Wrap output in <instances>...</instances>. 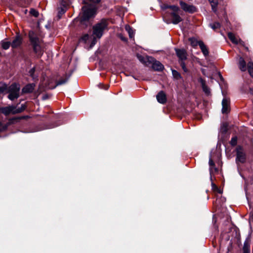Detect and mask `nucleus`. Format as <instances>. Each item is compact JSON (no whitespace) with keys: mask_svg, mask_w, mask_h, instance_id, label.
I'll list each match as a JSON object with an SVG mask.
<instances>
[{"mask_svg":"<svg viewBox=\"0 0 253 253\" xmlns=\"http://www.w3.org/2000/svg\"><path fill=\"white\" fill-rule=\"evenodd\" d=\"M83 2L85 5L82 7V15L75 19L72 23L74 27L79 26L81 30L86 27L89 24V19L95 16L100 7L101 0H84Z\"/></svg>","mask_w":253,"mask_h":253,"instance_id":"obj_1","label":"nucleus"},{"mask_svg":"<svg viewBox=\"0 0 253 253\" xmlns=\"http://www.w3.org/2000/svg\"><path fill=\"white\" fill-rule=\"evenodd\" d=\"M102 36V33H88L80 39V42L89 45L91 48L96 44L97 39H99Z\"/></svg>","mask_w":253,"mask_h":253,"instance_id":"obj_2","label":"nucleus"},{"mask_svg":"<svg viewBox=\"0 0 253 253\" xmlns=\"http://www.w3.org/2000/svg\"><path fill=\"white\" fill-rule=\"evenodd\" d=\"M29 38L34 52L36 54L38 58L41 57L43 53V50L41 46L39 39L35 35V33H29Z\"/></svg>","mask_w":253,"mask_h":253,"instance_id":"obj_3","label":"nucleus"},{"mask_svg":"<svg viewBox=\"0 0 253 253\" xmlns=\"http://www.w3.org/2000/svg\"><path fill=\"white\" fill-rule=\"evenodd\" d=\"M20 85L16 83H13L11 84L8 89L9 94L8 98L11 100H14L18 98L20 96Z\"/></svg>","mask_w":253,"mask_h":253,"instance_id":"obj_4","label":"nucleus"},{"mask_svg":"<svg viewBox=\"0 0 253 253\" xmlns=\"http://www.w3.org/2000/svg\"><path fill=\"white\" fill-rule=\"evenodd\" d=\"M111 21L109 19H102L93 26V32H103L108 30Z\"/></svg>","mask_w":253,"mask_h":253,"instance_id":"obj_5","label":"nucleus"},{"mask_svg":"<svg viewBox=\"0 0 253 253\" xmlns=\"http://www.w3.org/2000/svg\"><path fill=\"white\" fill-rule=\"evenodd\" d=\"M236 163L237 165L240 163L244 164L246 161V153L242 146L238 145L236 148Z\"/></svg>","mask_w":253,"mask_h":253,"instance_id":"obj_6","label":"nucleus"},{"mask_svg":"<svg viewBox=\"0 0 253 253\" xmlns=\"http://www.w3.org/2000/svg\"><path fill=\"white\" fill-rule=\"evenodd\" d=\"M148 63L151 64L152 69L157 71H162L164 69V65L159 61L151 56L147 57Z\"/></svg>","mask_w":253,"mask_h":253,"instance_id":"obj_7","label":"nucleus"},{"mask_svg":"<svg viewBox=\"0 0 253 253\" xmlns=\"http://www.w3.org/2000/svg\"><path fill=\"white\" fill-rule=\"evenodd\" d=\"M167 16V15L166 14L164 18L166 19ZM170 18L169 19H166L168 23H171L173 24H177L182 20V18L178 14L177 12L170 13Z\"/></svg>","mask_w":253,"mask_h":253,"instance_id":"obj_8","label":"nucleus"},{"mask_svg":"<svg viewBox=\"0 0 253 253\" xmlns=\"http://www.w3.org/2000/svg\"><path fill=\"white\" fill-rule=\"evenodd\" d=\"M181 8L186 12L193 13L197 11V8L192 4H188L182 1L179 2Z\"/></svg>","mask_w":253,"mask_h":253,"instance_id":"obj_9","label":"nucleus"},{"mask_svg":"<svg viewBox=\"0 0 253 253\" xmlns=\"http://www.w3.org/2000/svg\"><path fill=\"white\" fill-rule=\"evenodd\" d=\"M16 106L11 105L0 108V111L4 115L7 116L10 114H15Z\"/></svg>","mask_w":253,"mask_h":253,"instance_id":"obj_10","label":"nucleus"},{"mask_svg":"<svg viewBox=\"0 0 253 253\" xmlns=\"http://www.w3.org/2000/svg\"><path fill=\"white\" fill-rule=\"evenodd\" d=\"M228 37L233 43L243 45L244 42L235 34V33H228Z\"/></svg>","mask_w":253,"mask_h":253,"instance_id":"obj_11","label":"nucleus"},{"mask_svg":"<svg viewBox=\"0 0 253 253\" xmlns=\"http://www.w3.org/2000/svg\"><path fill=\"white\" fill-rule=\"evenodd\" d=\"M222 112L223 114H227L230 111V102L227 98H223L222 101Z\"/></svg>","mask_w":253,"mask_h":253,"instance_id":"obj_12","label":"nucleus"},{"mask_svg":"<svg viewBox=\"0 0 253 253\" xmlns=\"http://www.w3.org/2000/svg\"><path fill=\"white\" fill-rule=\"evenodd\" d=\"M22 38L19 35H17L11 43V47L13 48H16L18 47L22 44Z\"/></svg>","mask_w":253,"mask_h":253,"instance_id":"obj_13","label":"nucleus"},{"mask_svg":"<svg viewBox=\"0 0 253 253\" xmlns=\"http://www.w3.org/2000/svg\"><path fill=\"white\" fill-rule=\"evenodd\" d=\"M175 50L176 54L180 61L185 60L187 59V53L185 50L177 48Z\"/></svg>","mask_w":253,"mask_h":253,"instance_id":"obj_14","label":"nucleus"},{"mask_svg":"<svg viewBox=\"0 0 253 253\" xmlns=\"http://www.w3.org/2000/svg\"><path fill=\"white\" fill-rule=\"evenodd\" d=\"M156 98L158 102L161 104H165L167 102V96L163 91H160L156 95Z\"/></svg>","mask_w":253,"mask_h":253,"instance_id":"obj_15","label":"nucleus"},{"mask_svg":"<svg viewBox=\"0 0 253 253\" xmlns=\"http://www.w3.org/2000/svg\"><path fill=\"white\" fill-rule=\"evenodd\" d=\"M35 87V84H29L25 86L22 89L23 93H31L34 90Z\"/></svg>","mask_w":253,"mask_h":253,"instance_id":"obj_16","label":"nucleus"},{"mask_svg":"<svg viewBox=\"0 0 253 253\" xmlns=\"http://www.w3.org/2000/svg\"><path fill=\"white\" fill-rule=\"evenodd\" d=\"M199 46L204 55L205 57L208 56L209 54V49L207 47V46L205 44L203 41L200 42Z\"/></svg>","mask_w":253,"mask_h":253,"instance_id":"obj_17","label":"nucleus"},{"mask_svg":"<svg viewBox=\"0 0 253 253\" xmlns=\"http://www.w3.org/2000/svg\"><path fill=\"white\" fill-rule=\"evenodd\" d=\"M239 68L242 71H245L247 70L246 62L243 57H240L239 60Z\"/></svg>","mask_w":253,"mask_h":253,"instance_id":"obj_18","label":"nucleus"},{"mask_svg":"<svg viewBox=\"0 0 253 253\" xmlns=\"http://www.w3.org/2000/svg\"><path fill=\"white\" fill-rule=\"evenodd\" d=\"M243 251V253H250V241L248 239L244 242Z\"/></svg>","mask_w":253,"mask_h":253,"instance_id":"obj_19","label":"nucleus"},{"mask_svg":"<svg viewBox=\"0 0 253 253\" xmlns=\"http://www.w3.org/2000/svg\"><path fill=\"white\" fill-rule=\"evenodd\" d=\"M200 82L201 84L202 87L204 92L207 94H209L210 93V88L206 85L205 81L202 79H200Z\"/></svg>","mask_w":253,"mask_h":253,"instance_id":"obj_20","label":"nucleus"},{"mask_svg":"<svg viewBox=\"0 0 253 253\" xmlns=\"http://www.w3.org/2000/svg\"><path fill=\"white\" fill-rule=\"evenodd\" d=\"M189 41L190 42L191 46L195 47L198 45H199V43L201 41H198L195 38H190L189 39Z\"/></svg>","mask_w":253,"mask_h":253,"instance_id":"obj_21","label":"nucleus"},{"mask_svg":"<svg viewBox=\"0 0 253 253\" xmlns=\"http://www.w3.org/2000/svg\"><path fill=\"white\" fill-rule=\"evenodd\" d=\"M209 2L210 3L212 9L214 12H216L217 10V6L218 4V2L217 0H209Z\"/></svg>","mask_w":253,"mask_h":253,"instance_id":"obj_22","label":"nucleus"},{"mask_svg":"<svg viewBox=\"0 0 253 253\" xmlns=\"http://www.w3.org/2000/svg\"><path fill=\"white\" fill-rule=\"evenodd\" d=\"M1 47L3 49H8L10 46H11V43L9 41H2L1 42Z\"/></svg>","mask_w":253,"mask_h":253,"instance_id":"obj_23","label":"nucleus"},{"mask_svg":"<svg viewBox=\"0 0 253 253\" xmlns=\"http://www.w3.org/2000/svg\"><path fill=\"white\" fill-rule=\"evenodd\" d=\"M248 72L250 74V75H251V76H252L253 78V62L250 61L248 62Z\"/></svg>","mask_w":253,"mask_h":253,"instance_id":"obj_24","label":"nucleus"},{"mask_svg":"<svg viewBox=\"0 0 253 253\" xmlns=\"http://www.w3.org/2000/svg\"><path fill=\"white\" fill-rule=\"evenodd\" d=\"M68 79V78L66 77L61 79L56 82V85L54 87H53V88H54L56 86L62 85L65 84L67 82Z\"/></svg>","mask_w":253,"mask_h":253,"instance_id":"obj_25","label":"nucleus"},{"mask_svg":"<svg viewBox=\"0 0 253 253\" xmlns=\"http://www.w3.org/2000/svg\"><path fill=\"white\" fill-rule=\"evenodd\" d=\"M26 108V106L24 104H22L21 107L18 108H17V106H16V110L14 113H16V114L21 113L24 111Z\"/></svg>","mask_w":253,"mask_h":253,"instance_id":"obj_26","label":"nucleus"},{"mask_svg":"<svg viewBox=\"0 0 253 253\" xmlns=\"http://www.w3.org/2000/svg\"><path fill=\"white\" fill-rule=\"evenodd\" d=\"M210 26L213 30H216L220 28V24L218 22H214L213 23L211 24Z\"/></svg>","mask_w":253,"mask_h":253,"instance_id":"obj_27","label":"nucleus"},{"mask_svg":"<svg viewBox=\"0 0 253 253\" xmlns=\"http://www.w3.org/2000/svg\"><path fill=\"white\" fill-rule=\"evenodd\" d=\"M8 125V123L6 124H3L0 122V131H3L7 129Z\"/></svg>","mask_w":253,"mask_h":253,"instance_id":"obj_28","label":"nucleus"},{"mask_svg":"<svg viewBox=\"0 0 253 253\" xmlns=\"http://www.w3.org/2000/svg\"><path fill=\"white\" fill-rule=\"evenodd\" d=\"M172 73L173 77L176 79H179L181 78L180 74L177 71L172 70Z\"/></svg>","mask_w":253,"mask_h":253,"instance_id":"obj_29","label":"nucleus"},{"mask_svg":"<svg viewBox=\"0 0 253 253\" xmlns=\"http://www.w3.org/2000/svg\"><path fill=\"white\" fill-rule=\"evenodd\" d=\"M237 140L238 138L237 136L233 137L231 138V140L230 142L231 145L232 146H235V145H236L237 143Z\"/></svg>","mask_w":253,"mask_h":253,"instance_id":"obj_30","label":"nucleus"},{"mask_svg":"<svg viewBox=\"0 0 253 253\" xmlns=\"http://www.w3.org/2000/svg\"><path fill=\"white\" fill-rule=\"evenodd\" d=\"M137 58L139 59V60L142 62V63H148L147 57L144 58L142 56L140 55H137Z\"/></svg>","mask_w":253,"mask_h":253,"instance_id":"obj_31","label":"nucleus"},{"mask_svg":"<svg viewBox=\"0 0 253 253\" xmlns=\"http://www.w3.org/2000/svg\"><path fill=\"white\" fill-rule=\"evenodd\" d=\"M30 13L31 15H32L35 17H38L39 15V12L34 9H31L30 11Z\"/></svg>","mask_w":253,"mask_h":253,"instance_id":"obj_32","label":"nucleus"},{"mask_svg":"<svg viewBox=\"0 0 253 253\" xmlns=\"http://www.w3.org/2000/svg\"><path fill=\"white\" fill-rule=\"evenodd\" d=\"M209 165L210 171L211 172L213 170L212 169L215 166V165L214 162L211 158H210L209 160Z\"/></svg>","mask_w":253,"mask_h":253,"instance_id":"obj_33","label":"nucleus"},{"mask_svg":"<svg viewBox=\"0 0 253 253\" xmlns=\"http://www.w3.org/2000/svg\"><path fill=\"white\" fill-rule=\"evenodd\" d=\"M169 9L172 10V12H177L179 10V7L175 5H170Z\"/></svg>","mask_w":253,"mask_h":253,"instance_id":"obj_34","label":"nucleus"},{"mask_svg":"<svg viewBox=\"0 0 253 253\" xmlns=\"http://www.w3.org/2000/svg\"><path fill=\"white\" fill-rule=\"evenodd\" d=\"M184 60H182V61H180V66L182 68V69L183 70V71L185 72H186L187 71V69L186 68V65H185V63L183 61Z\"/></svg>","mask_w":253,"mask_h":253,"instance_id":"obj_35","label":"nucleus"},{"mask_svg":"<svg viewBox=\"0 0 253 253\" xmlns=\"http://www.w3.org/2000/svg\"><path fill=\"white\" fill-rule=\"evenodd\" d=\"M35 72V68H32L30 69V70L29 72V74L31 77H32L33 79H34V73Z\"/></svg>","mask_w":253,"mask_h":253,"instance_id":"obj_36","label":"nucleus"},{"mask_svg":"<svg viewBox=\"0 0 253 253\" xmlns=\"http://www.w3.org/2000/svg\"><path fill=\"white\" fill-rule=\"evenodd\" d=\"M212 189L214 191H217L218 193H221V190L220 189H219L218 188L214 183H212Z\"/></svg>","mask_w":253,"mask_h":253,"instance_id":"obj_37","label":"nucleus"},{"mask_svg":"<svg viewBox=\"0 0 253 253\" xmlns=\"http://www.w3.org/2000/svg\"><path fill=\"white\" fill-rule=\"evenodd\" d=\"M170 5H168L167 4H163L161 5V9L163 10H165L168 8H169Z\"/></svg>","mask_w":253,"mask_h":253,"instance_id":"obj_38","label":"nucleus"},{"mask_svg":"<svg viewBox=\"0 0 253 253\" xmlns=\"http://www.w3.org/2000/svg\"><path fill=\"white\" fill-rule=\"evenodd\" d=\"M118 37L123 41L124 42H126L127 39L125 37H124L123 35V33H121L119 34Z\"/></svg>","mask_w":253,"mask_h":253,"instance_id":"obj_39","label":"nucleus"},{"mask_svg":"<svg viewBox=\"0 0 253 253\" xmlns=\"http://www.w3.org/2000/svg\"><path fill=\"white\" fill-rule=\"evenodd\" d=\"M125 30L126 32H133L131 27H130L128 25H126L125 26Z\"/></svg>","mask_w":253,"mask_h":253,"instance_id":"obj_40","label":"nucleus"},{"mask_svg":"<svg viewBox=\"0 0 253 253\" xmlns=\"http://www.w3.org/2000/svg\"><path fill=\"white\" fill-rule=\"evenodd\" d=\"M99 86L100 88L105 89L106 90L108 89L109 88L108 85H103L102 84H99Z\"/></svg>","mask_w":253,"mask_h":253,"instance_id":"obj_41","label":"nucleus"},{"mask_svg":"<svg viewBox=\"0 0 253 253\" xmlns=\"http://www.w3.org/2000/svg\"><path fill=\"white\" fill-rule=\"evenodd\" d=\"M6 90V86H0V94L4 92V91Z\"/></svg>","mask_w":253,"mask_h":253,"instance_id":"obj_42","label":"nucleus"},{"mask_svg":"<svg viewBox=\"0 0 253 253\" xmlns=\"http://www.w3.org/2000/svg\"><path fill=\"white\" fill-rule=\"evenodd\" d=\"M129 33V36L130 38H132L133 36L134 33L131 32V33Z\"/></svg>","mask_w":253,"mask_h":253,"instance_id":"obj_43","label":"nucleus"},{"mask_svg":"<svg viewBox=\"0 0 253 253\" xmlns=\"http://www.w3.org/2000/svg\"><path fill=\"white\" fill-rule=\"evenodd\" d=\"M250 93L252 95H253V88L250 89Z\"/></svg>","mask_w":253,"mask_h":253,"instance_id":"obj_44","label":"nucleus"},{"mask_svg":"<svg viewBox=\"0 0 253 253\" xmlns=\"http://www.w3.org/2000/svg\"><path fill=\"white\" fill-rule=\"evenodd\" d=\"M251 217H252V219H253V211L251 213Z\"/></svg>","mask_w":253,"mask_h":253,"instance_id":"obj_45","label":"nucleus"},{"mask_svg":"<svg viewBox=\"0 0 253 253\" xmlns=\"http://www.w3.org/2000/svg\"><path fill=\"white\" fill-rule=\"evenodd\" d=\"M26 118V117L24 116V117H22L21 118H20L19 119H24V118Z\"/></svg>","mask_w":253,"mask_h":253,"instance_id":"obj_46","label":"nucleus"}]
</instances>
